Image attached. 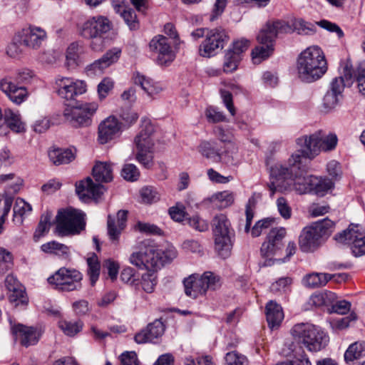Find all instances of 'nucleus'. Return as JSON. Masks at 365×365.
I'll list each match as a JSON object with an SVG mask.
<instances>
[{"mask_svg": "<svg viewBox=\"0 0 365 365\" xmlns=\"http://www.w3.org/2000/svg\"><path fill=\"white\" fill-rule=\"evenodd\" d=\"M215 132L219 140L225 145L229 143V147L231 148L232 151L234 152L236 150V143L232 134L225 133V131L220 126L215 128Z\"/></svg>", "mask_w": 365, "mask_h": 365, "instance_id": "nucleus-57", "label": "nucleus"}, {"mask_svg": "<svg viewBox=\"0 0 365 365\" xmlns=\"http://www.w3.org/2000/svg\"><path fill=\"white\" fill-rule=\"evenodd\" d=\"M102 189V185L94 183L89 177L76 183V193L83 200L99 197L103 193Z\"/></svg>", "mask_w": 365, "mask_h": 365, "instance_id": "nucleus-24", "label": "nucleus"}, {"mask_svg": "<svg viewBox=\"0 0 365 365\" xmlns=\"http://www.w3.org/2000/svg\"><path fill=\"white\" fill-rule=\"evenodd\" d=\"M274 42L260 43L252 52V59L255 63H259L262 60L267 58L274 51Z\"/></svg>", "mask_w": 365, "mask_h": 365, "instance_id": "nucleus-35", "label": "nucleus"}, {"mask_svg": "<svg viewBox=\"0 0 365 365\" xmlns=\"http://www.w3.org/2000/svg\"><path fill=\"white\" fill-rule=\"evenodd\" d=\"M334 226V222L328 218L318 221L312 225L318 234H320L322 238L324 235H329L332 231Z\"/></svg>", "mask_w": 365, "mask_h": 365, "instance_id": "nucleus-49", "label": "nucleus"}, {"mask_svg": "<svg viewBox=\"0 0 365 365\" xmlns=\"http://www.w3.org/2000/svg\"><path fill=\"white\" fill-rule=\"evenodd\" d=\"M225 361L227 365H247V357L235 351H231L226 354Z\"/></svg>", "mask_w": 365, "mask_h": 365, "instance_id": "nucleus-55", "label": "nucleus"}, {"mask_svg": "<svg viewBox=\"0 0 365 365\" xmlns=\"http://www.w3.org/2000/svg\"><path fill=\"white\" fill-rule=\"evenodd\" d=\"M47 280L58 291L73 292L82 288L83 274L76 269L61 267Z\"/></svg>", "mask_w": 365, "mask_h": 365, "instance_id": "nucleus-11", "label": "nucleus"}, {"mask_svg": "<svg viewBox=\"0 0 365 365\" xmlns=\"http://www.w3.org/2000/svg\"><path fill=\"white\" fill-rule=\"evenodd\" d=\"M133 79L134 83L140 86L147 96L152 99L155 98L163 90L160 83L154 81L138 71L133 73Z\"/></svg>", "mask_w": 365, "mask_h": 365, "instance_id": "nucleus-22", "label": "nucleus"}, {"mask_svg": "<svg viewBox=\"0 0 365 365\" xmlns=\"http://www.w3.org/2000/svg\"><path fill=\"white\" fill-rule=\"evenodd\" d=\"M17 34L24 46L34 50L38 49L47 37L46 32L37 26L23 29Z\"/></svg>", "mask_w": 365, "mask_h": 365, "instance_id": "nucleus-17", "label": "nucleus"}, {"mask_svg": "<svg viewBox=\"0 0 365 365\" xmlns=\"http://www.w3.org/2000/svg\"><path fill=\"white\" fill-rule=\"evenodd\" d=\"M121 50L118 48H113L108 51L101 58L94 61L91 67L94 70H103L108 67L112 63L116 62L120 58Z\"/></svg>", "mask_w": 365, "mask_h": 365, "instance_id": "nucleus-29", "label": "nucleus"}, {"mask_svg": "<svg viewBox=\"0 0 365 365\" xmlns=\"http://www.w3.org/2000/svg\"><path fill=\"white\" fill-rule=\"evenodd\" d=\"M226 31L221 28L207 30L205 39L200 46V54L203 57H210L221 50L229 41Z\"/></svg>", "mask_w": 365, "mask_h": 365, "instance_id": "nucleus-12", "label": "nucleus"}, {"mask_svg": "<svg viewBox=\"0 0 365 365\" xmlns=\"http://www.w3.org/2000/svg\"><path fill=\"white\" fill-rule=\"evenodd\" d=\"M63 121L73 128L88 127L91 125L92 119L89 115H63Z\"/></svg>", "mask_w": 365, "mask_h": 365, "instance_id": "nucleus-43", "label": "nucleus"}, {"mask_svg": "<svg viewBox=\"0 0 365 365\" xmlns=\"http://www.w3.org/2000/svg\"><path fill=\"white\" fill-rule=\"evenodd\" d=\"M123 123L119 122L115 115H109L98 126V140L106 144L111 140L122 128Z\"/></svg>", "mask_w": 365, "mask_h": 365, "instance_id": "nucleus-18", "label": "nucleus"}, {"mask_svg": "<svg viewBox=\"0 0 365 365\" xmlns=\"http://www.w3.org/2000/svg\"><path fill=\"white\" fill-rule=\"evenodd\" d=\"M346 86H347V83L345 80L343 71L342 75L341 76L336 77L332 79V81L330 83L329 88L328 91L335 94H337L338 96L341 97L342 92Z\"/></svg>", "mask_w": 365, "mask_h": 365, "instance_id": "nucleus-59", "label": "nucleus"}, {"mask_svg": "<svg viewBox=\"0 0 365 365\" xmlns=\"http://www.w3.org/2000/svg\"><path fill=\"white\" fill-rule=\"evenodd\" d=\"M52 212L46 211L41 216L39 222L34 235L36 241L38 240L45 233L48 232L51 227Z\"/></svg>", "mask_w": 365, "mask_h": 365, "instance_id": "nucleus-39", "label": "nucleus"}, {"mask_svg": "<svg viewBox=\"0 0 365 365\" xmlns=\"http://www.w3.org/2000/svg\"><path fill=\"white\" fill-rule=\"evenodd\" d=\"M83 326V324L81 321L60 320L58 322V327L66 335L69 336H73L79 333Z\"/></svg>", "mask_w": 365, "mask_h": 365, "instance_id": "nucleus-40", "label": "nucleus"}, {"mask_svg": "<svg viewBox=\"0 0 365 365\" xmlns=\"http://www.w3.org/2000/svg\"><path fill=\"white\" fill-rule=\"evenodd\" d=\"M365 351V343L364 341H355L350 344L346 350L344 357L346 363L352 362L364 356Z\"/></svg>", "mask_w": 365, "mask_h": 365, "instance_id": "nucleus-34", "label": "nucleus"}, {"mask_svg": "<svg viewBox=\"0 0 365 365\" xmlns=\"http://www.w3.org/2000/svg\"><path fill=\"white\" fill-rule=\"evenodd\" d=\"M140 197L144 203L151 204L160 200V195L153 187H145L140 190Z\"/></svg>", "mask_w": 365, "mask_h": 365, "instance_id": "nucleus-48", "label": "nucleus"}, {"mask_svg": "<svg viewBox=\"0 0 365 365\" xmlns=\"http://www.w3.org/2000/svg\"><path fill=\"white\" fill-rule=\"evenodd\" d=\"M118 6V11L120 12V15L123 17V20L126 23V24L129 26L131 30H136L139 27V23L137 19V16L132 9L130 8H122Z\"/></svg>", "mask_w": 365, "mask_h": 365, "instance_id": "nucleus-45", "label": "nucleus"}, {"mask_svg": "<svg viewBox=\"0 0 365 365\" xmlns=\"http://www.w3.org/2000/svg\"><path fill=\"white\" fill-rule=\"evenodd\" d=\"M155 131V125L145 116L141 119L140 130L134 138L135 159L146 168L153 164Z\"/></svg>", "mask_w": 365, "mask_h": 365, "instance_id": "nucleus-5", "label": "nucleus"}, {"mask_svg": "<svg viewBox=\"0 0 365 365\" xmlns=\"http://www.w3.org/2000/svg\"><path fill=\"white\" fill-rule=\"evenodd\" d=\"M290 334L294 341L289 345L293 355H302L304 348L312 352L320 351L326 345L327 336L322 330L311 323L294 324Z\"/></svg>", "mask_w": 365, "mask_h": 365, "instance_id": "nucleus-3", "label": "nucleus"}, {"mask_svg": "<svg viewBox=\"0 0 365 365\" xmlns=\"http://www.w3.org/2000/svg\"><path fill=\"white\" fill-rule=\"evenodd\" d=\"M292 283V279L291 277H281L272 284L270 289L274 293L286 292Z\"/></svg>", "mask_w": 365, "mask_h": 365, "instance_id": "nucleus-63", "label": "nucleus"}, {"mask_svg": "<svg viewBox=\"0 0 365 365\" xmlns=\"http://www.w3.org/2000/svg\"><path fill=\"white\" fill-rule=\"evenodd\" d=\"M146 329L148 331V335L150 336L152 341L155 339L160 337L165 331V326L160 320H155L153 322L149 324Z\"/></svg>", "mask_w": 365, "mask_h": 365, "instance_id": "nucleus-50", "label": "nucleus"}, {"mask_svg": "<svg viewBox=\"0 0 365 365\" xmlns=\"http://www.w3.org/2000/svg\"><path fill=\"white\" fill-rule=\"evenodd\" d=\"M274 222V218H265L259 220L252 229L251 234L254 237L259 236L262 232L269 229Z\"/></svg>", "mask_w": 365, "mask_h": 365, "instance_id": "nucleus-58", "label": "nucleus"}, {"mask_svg": "<svg viewBox=\"0 0 365 365\" xmlns=\"http://www.w3.org/2000/svg\"><path fill=\"white\" fill-rule=\"evenodd\" d=\"M199 152L204 157L215 163L221 162L222 154L220 151L215 149L210 142H202L199 146Z\"/></svg>", "mask_w": 365, "mask_h": 365, "instance_id": "nucleus-41", "label": "nucleus"}, {"mask_svg": "<svg viewBox=\"0 0 365 365\" xmlns=\"http://www.w3.org/2000/svg\"><path fill=\"white\" fill-rule=\"evenodd\" d=\"M19 38L16 33L6 48V54L11 58H19L24 53V44L21 43V41Z\"/></svg>", "mask_w": 365, "mask_h": 365, "instance_id": "nucleus-44", "label": "nucleus"}, {"mask_svg": "<svg viewBox=\"0 0 365 365\" xmlns=\"http://www.w3.org/2000/svg\"><path fill=\"white\" fill-rule=\"evenodd\" d=\"M122 176L128 181H135L140 176V171L133 164H127L122 169Z\"/></svg>", "mask_w": 365, "mask_h": 365, "instance_id": "nucleus-61", "label": "nucleus"}, {"mask_svg": "<svg viewBox=\"0 0 365 365\" xmlns=\"http://www.w3.org/2000/svg\"><path fill=\"white\" fill-rule=\"evenodd\" d=\"M212 231L215 237V250L218 255L225 259L231 254V224L227 216L219 214L212 221Z\"/></svg>", "mask_w": 365, "mask_h": 365, "instance_id": "nucleus-10", "label": "nucleus"}, {"mask_svg": "<svg viewBox=\"0 0 365 365\" xmlns=\"http://www.w3.org/2000/svg\"><path fill=\"white\" fill-rule=\"evenodd\" d=\"M87 263L88 266V274L90 277L91 284L94 285L100 274V263L95 255L87 259Z\"/></svg>", "mask_w": 365, "mask_h": 365, "instance_id": "nucleus-46", "label": "nucleus"}, {"mask_svg": "<svg viewBox=\"0 0 365 365\" xmlns=\"http://www.w3.org/2000/svg\"><path fill=\"white\" fill-rule=\"evenodd\" d=\"M334 186L333 182L327 178H321L314 181L313 190L318 195L323 196L329 190Z\"/></svg>", "mask_w": 365, "mask_h": 365, "instance_id": "nucleus-56", "label": "nucleus"}, {"mask_svg": "<svg viewBox=\"0 0 365 365\" xmlns=\"http://www.w3.org/2000/svg\"><path fill=\"white\" fill-rule=\"evenodd\" d=\"M341 96L327 91L323 98L322 105L325 109L330 110L334 108L339 103Z\"/></svg>", "mask_w": 365, "mask_h": 365, "instance_id": "nucleus-64", "label": "nucleus"}, {"mask_svg": "<svg viewBox=\"0 0 365 365\" xmlns=\"http://www.w3.org/2000/svg\"><path fill=\"white\" fill-rule=\"evenodd\" d=\"M292 33L291 24L281 19L272 20L267 22L257 36L259 43L274 42L279 35Z\"/></svg>", "mask_w": 365, "mask_h": 365, "instance_id": "nucleus-14", "label": "nucleus"}, {"mask_svg": "<svg viewBox=\"0 0 365 365\" xmlns=\"http://www.w3.org/2000/svg\"><path fill=\"white\" fill-rule=\"evenodd\" d=\"M329 281L331 277L327 273L313 272L307 274L303 279L304 285L310 288L325 286Z\"/></svg>", "mask_w": 365, "mask_h": 365, "instance_id": "nucleus-32", "label": "nucleus"}, {"mask_svg": "<svg viewBox=\"0 0 365 365\" xmlns=\"http://www.w3.org/2000/svg\"><path fill=\"white\" fill-rule=\"evenodd\" d=\"M128 212L125 210H119L116 218L110 215L108 217L107 230L109 239L117 244L122 231L126 226Z\"/></svg>", "mask_w": 365, "mask_h": 365, "instance_id": "nucleus-20", "label": "nucleus"}, {"mask_svg": "<svg viewBox=\"0 0 365 365\" xmlns=\"http://www.w3.org/2000/svg\"><path fill=\"white\" fill-rule=\"evenodd\" d=\"M71 107L85 114H93L98 109V104L95 102L87 103L75 101L73 102Z\"/></svg>", "mask_w": 365, "mask_h": 365, "instance_id": "nucleus-60", "label": "nucleus"}, {"mask_svg": "<svg viewBox=\"0 0 365 365\" xmlns=\"http://www.w3.org/2000/svg\"><path fill=\"white\" fill-rule=\"evenodd\" d=\"M356 314L351 312L347 317L332 320L331 322V326L333 329L343 330L348 328L349 327L350 322L356 320Z\"/></svg>", "mask_w": 365, "mask_h": 365, "instance_id": "nucleus-54", "label": "nucleus"}, {"mask_svg": "<svg viewBox=\"0 0 365 365\" xmlns=\"http://www.w3.org/2000/svg\"><path fill=\"white\" fill-rule=\"evenodd\" d=\"M86 225V214L71 207L58 210L56 216V231L59 236L78 235Z\"/></svg>", "mask_w": 365, "mask_h": 365, "instance_id": "nucleus-7", "label": "nucleus"}, {"mask_svg": "<svg viewBox=\"0 0 365 365\" xmlns=\"http://www.w3.org/2000/svg\"><path fill=\"white\" fill-rule=\"evenodd\" d=\"M185 294L197 299L206 294L207 290H215L220 287V277L212 272H205L202 275L192 274L183 280Z\"/></svg>", "mask_w": 365, "mask_h": 365, "instance_id": "nucleus-8", "label": "nucleus"}, {"mask_svg": "<svg viewBox=\"0 0 365 365\" xmlns=\"http://www.w3.org/2000/svg\"><path fill=\"white\" fill-rule=\"evenodd\" d=\"M337 143L338 138L336 134L326 135L322 130L297 139V144L302 148L299 151L304 157L309 158H313L321 151L328 152L334 150Z\"/></svg>", "mask_w": 365, "mask_h": 365, "instance_id": "nucleus-6", "label": "nucleus"}, {"mask_svg": "<svg viewBox=\"0 0 365 365\" xmlns=\"http://www.w3.org/2000/svg\"><path fill=\"white\" fill-rule=\"evenodd\" d=\"M93 175L97 182H110L113 180L111 165L107 163H97L93 168Z\"/></svg>", "mask_w": 365, "mask_h": 365, "instance_id": "nucleus-30", "label": "nucleus"}, {"mask_svg": "<svg viewBox=\"0 0 365 365\" xmlns=\"http://www.w3.org/2000/svg\"><path fill=\"white\" fill-rule=\"evenodd\" d=\"M344 76L347 86L353 84L354 81L357 82V87L359 93L365 96V63L360 62L354 67L347 61L344 65Z\"/></svg>", "mask_w": 365, "mask_h": 365, "instance_id": "nucleus-16", "label": "nucleus"}, {"mask_svg": "<svg viewBox=\"0 0 365 365\" xmlns=\"http://www.w3.org/2000/svg\"><path fill=\"white\" fill-rule=\"evenodd\" d=\"M50 160L56 165L68 163L75 156L69 149L54 148L48 152Z\"/></svg>", "mask_w": 365, "mask_h": 365, "instance_id": "nucleus-31", "label": "nucleus"}, {"mask_svg": "<svg viewBox=\"0 0 365 365\" xmlns=\"http://www.w3.org/2000/svg\"><path fill=\"white\" fill-rule=\"evenodd\" d=\"M333 301L334 302L329 306L330 307L329 312L344 315L350 311L351 307L350 302L346 300H337V296L336 294L335 299Z\"/></svg>", "mask_w": 365, "mask_h": 365, "instance_id": "nucleus-47", "label": "nucleus"}, {"mask_svg": "<svg viewBox=\"0 0 365 365\" xmlns=\"http://www.w3.org/2000/svg\"><path fill=\"white\" fill-rule=\"evenodd\" d=\"M8 129L16 133L25 130V125L19 115H0V135L6 134Z\"/></svg>", "mask_w": 365, "mask_h": 365, "instance_id": "nucleus-28", "label": "nucleus"}, {"mask_svg": "<svg viewBox=\"0 0 365 365\" xmlns=\"http://www.w3.org/2000/svg\"><path fill=\"white\" fill-rule=\"evenodd\" d=\"M322 237L312 227H305L299 237V246L304 252H311L319 247Z\"/></svg>", "mask_w": 365, "mask_h": 365, "instance_id": "nucleus-21", "label": "nucleus"}, {"mask_svg": "<svg viewBox=\"0 0 365 365\" xmlns=\"http://www.w3.org/2000/svg\"><path fill=\"white\" fill-rule=\"evenodd\" d=\"M177 256V250L173 245L162 250L148 241L139 242L137 250L130 255L129 262L138 269H146L148 272L143 274L140 279L134 282L135 288L148 294L153 293L157 284V278L150 272H157L165 264L171 262Z\"/></svg>", "mask_w": 365, "mask_h": 365, "instance_id": "nucleus-1", "label": "nucleus"}, {"mask_svg": "<svg viewBox=\"0 0 365 365\" xmlns=\"http://www.w3.org/2000/svg\"><path fill=\"white\" fill-rule=\"evenodd\" d=\"M56 90L60 98L72 101L76 96L86 92L87 85L82 80L58 76L56 79Z\"/></svg>", "mask_w": 365, "mask_h": 365, "instance_id": "nucleus-13", "label": "nucleus"}, {"mask_svg": "<svg viewBox=\"0 0 365 365\" xmlns=\"http://www.w3.org/2000/svg\"><path fill=\"white\" fill-rule=\"evenodd\" d=\"M112 29L110 21L103 16H96L86 21L80 27V34L85 38L91 39V46L99 51L103 46V35Z\"/></svg>", "mask_w": 365, "mask_h": 365, "instance_id": "nucleus-9", "label": "nucleus"}, {"mask_svg": "<svg viewBox=\"0 0 365 365\" xmlns=\"http://www.w3.org/2000/svg\"><path fill=\"white\" fill-rule=\"evenodd\" d=\"M149 47L152 52L158 55L157 61L160 65L165 66L172 62L175 58L168 38L164 36H155L150 41Z\"/></svg>", "mask_w": 365, "mask_h": 365, "instance_id": "nucleus-15", "label": "nucleus"}, {"mask_svg": "<svg viewBox=\"0 0 365 365\" xmlns=\"http://www.w3.org/2000/svg\"><path fill=\"white\" fill-rule=\"evenodd\" d=\"M13 333L19 340L21 344L26 347L36 344L40 337L39 333L31 327L17 324L13 327Z\"/></svg>", "mask_w": 365, "mask_h": 365, "instance_id": "nucleus-25", "label": "nucleus"}, {"mask_svg": "<svg viewBox=\"0 0 365 365\" xmlns=\"http://www.w3.org/2000/svg\"><path fill=\"white\" fill-rule=\"evenodd\" d=\"M0 89L13 103L17 105L24 101L28 94L25 87L16 86L8 78H4L0 81Z\"/></svg>", "mask_w": 365, "mask_h": 365, "instance_id": "nucleus-23", "label": "nucleus"}, {"mask_svg": "<svg viewBox=\"0 0 365 365\" xmlns=\"http://www.w3.org/2000/svg\"><path fill=\"white\" fill-rule=\"evenodd\" d=\"M266 319L271 329H277L284 319L282 307L274 301H269L265 307Z\"/></svg>", "mask_w": 365, "mask_h": 365, "instance_id": "nucleus-27", "label": "nucleus"}, {"mask_svg": "<svg viewBox=\"0 0 365 365\" xmlns=\"http://www.w3.org/2000/svg\"><path fill=\"white\" fill-rule=\"evenodd\" d=\"M335 299V293L329 291L314 294L310 297V304L315 307H329Z\"/></svg>", "mask_w": 365, "mask_h": 365, "instance_id": "nucleus-38", "label": "nucleus"}, {"mask_svg": "<svg viewBox=\"0 0 365 365\" xmlns=\"http://www.w3.org/2000/svg\"><path fill=\"white\" fill-rule=\"evenodd\" d=\"M241 58L235 56V53L227 51L225 56V61L223 64V70L225 73H231L235 71L238 66V63Z\"/></svg>", "mask_w": 365, "mask_h": 365, "instance_id": "nucleus-53", "label": "nucleus"}, {"mask_svg": "<svg viewBox=\"0 0 365 365\" xmlns=\"http://www.w3.org/2000/svg\"><path fill=\"white\" fill-rule=\"evenodd\" d=\"M41 249L43 252L48 254H55L65 257H68L69 254V247L56 241H51L43 244Z\"/></svg>", "mask_w": 365, "mask_h": 365, "instance_id": "nucleus-37", "label": "nucleus"}, {"mask_svg": "<svg viewBox=\"0 0 365 365\" xmlns=\"http://www.w3.org/2000/svg\"><path fill=\"white\" fill-rule=\"evenodd\" d=\"M80 46L78 43H72L67 48L66 51V65L68 68L73 67L77 64Z\"/></svg>", "mask_w": 365, "mask_h": 365, "instance_id": "nucleus-52", "label": "nucleus"}, {"mask_svg": "<svg viewBox=\"0 0 365 365\" xmlns=\"http://www.w3.org/2000/svg\"><path fill=\"white\" fill-rule=\"evenodd\" d=\"M6 286L9 291V299L14 307L26 306L29 302L25 288L13 277L8 276L6 279Z\"/></svg>", "mask_w": 365, "mask_h": 365, "instance_id": "nucleus-19", "label": "nucleus"}, {"mask_svg": "<svg viewBox=\"0 0 365 365\" xmlns=\"http://www.w3.org/2000/svg\"><path fill=\"white\" fill-rule=\"evenodd\" d=\"M287 232L284 227L272 228L267 235V240L275 244V246L282 248L283 245L282 240L284 238Z\"/></svg>", "mask_w": 365, "mask_h": 365, "instance_id": "nucleus-51", "label": "nucleus"}, {"mask_svg": "<svg viewBox=\"0 0 365 365\" xmlns=\"http://www.w3.org/2000/svg\"><path fill=\"white\" fill-rule=\"evenodd\" d=\"M364 228L358 224H351L346 230L335 235L334 240L340 244L354 245L364 232Z\"/></svg>", "mask_w": 365, "mask_h": 365, "instance_id": "nucleus-26", "label": "nucleus"}, {"mask_svg": "<svg viewBox=\"0 0 365 365\" xmlns=\"http://www.w3.org/2000/svg\"><path fill=\"white\" fill-rule=\"evenodd\" d=\"M210 200L215 206L223 209L233 204L235 195L232 192L224 190L212 195Z\"/></svg>", "mask_w": 365, "mask_h": 365, "instance_id": "nucleus-33", "label": "nucleus"}, {"mask_svg": "<svg viewBox=\"0 0 365 365\" xmlns=\"http://www.w3.org/2000/svg\"><path fill=\"white\" fill-rule=\"evenodd\" d=\"M299 78L304 82L312 83L321 78L327 71V63L322 50L310 46L299 55L297 60Z\"/></svg>", "mask_w": 365, "mask_h": 365, "instance_id": "nucleus-4", "label": "nucleus"}, {"mask_svg": "<svg viewBox=\"0 0 365 365\" xmlns=\"http://www.w3.org/2000/svg\"><path fill=\"white\" fill-rule=\"evenodd\" d=\"M58 115H41L38 119L35 121L34 129L36 133H43L47 130L51 125L59 124L60 121H57L56 117Z\"/></svg>", "mask_w": 365, "mask_h": 365, "instance_id": "nucleus-42", "label": "nucleus"}, {"mask_svg": "<svg viewBox=\"0 0 365 365\" xmlns=\"http://www.w3.org/2000/svg\"><path fill=\"white\" fill-rule=\"evenodd\" d=\"M292 33L296 31L299 35H312L317 31L314 24L305 21L302 19H294L291 24Z\"/></svg>", "mask_w": 365, "mask_h": 365, "instance_id": "nucleus-36", "label": "nucleus"}, {"mask_svg": "<svg viewBox=\"0 0 365 365\" xmlns=\"http://www.w3.org/2000/svg\"><path fill=\"white\" fill-rule=\"evenodd\" d=\"M249 46L250 41L242 38L235 41L232 44V47L227 51L235 53V56L240 57L241 53L247 51Z\"/></svg>", "mask_w": 365, "mask_h": 365, "instance_id": "nucleus-62", "label": "nucleus"}, {"mask_svg": "<svg viewBox=\"0 0 365 365\" xmlns=\"http://www.w3.org/2000/svg\"><path fill=\"white\" fill-rule=\"evenodd\" d=\"M304 158L301 152L297 151L288 159L287 165L277 164L271 168L270 181L267 185L271 196L277 192L294 190L299 194H304L313 190L317 178L305 175Z\"/></svg>", "mask_w": 365, "mask_h": 365, "instance_id": "nucleus-2", "label": "nucleus"}]
</instances>
